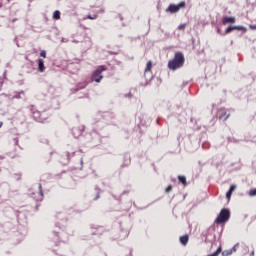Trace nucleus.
Listing matches in <instances>:
<instances>
[{"label":"nucleus","instance_id":"nucleus-24","mask_svg":"<svg viewBox=\"0 0 256 256\" xmlns=\"http://www.w3.org/2000/svg\"><path fill=\"white\" fill-rule=\"evenodd\" d=\"M231 195H233V192L228 190V192L226 193V199H228V201L231 200Z\"/></svg>","mask_w":256,"mask_h":256},{"label":"nucleus","instance_id":"nucleus-14","mask_svg":"<svg viewBox=\"0 0 256 256\" xmlns=\"http://www.w3.org/2000/svg\"><path fill=\"white\" fill-rule=\"evenodd\" d=\"M241 249H242V253L243 255H247V253H249V246H247V244H241Z\"/></svg>","mask_w":256,"mask_h":256},{"label":"nucleus","instance_id":"nucleus-34","mask_svg":"<svg viewBox=\"0 0 256 256\" xmlns=\"http://www.w3.org/2000/svg\"><path fill=\"white\" fill-rule=\"evenodd\" d=\"M99 199V193H97L95 200Z\"/></svg>","mask_w":256,"mask_h":256},{"label":"nucleus","instance_id":"nucleus-20","mask_svg":"<svg viewBox=\"0 0 256 256\" xmlns=\"http://www.w3.org/2000/svg\"><path fill=\"white\" fill-rule=\"evenodd\" d=\"M235 31H247V28L243 26H234Z\"/></svg>","mask_w":256,"mask_h":256},{"label":"nucleus","instance_id":"nucleus-40","mask_svg":"<svg viewBox=\"0 0 256 256\" xmlns=\"http://www.w3.org/2000/svg\"><path fill=\"white\" fill-rule=\"evenodd\" d=\"M72 155H75V152H73Z\"/></svg>","mask_w":256,"mask_h":256},{"label":"nucleus","instance_id":"nucleus-16","mask_svg":"<svg viewBox=\"0 0 256 256\" xmlns=\"http://www.w3.org/2000/svg\"><path fill=\"white\" fill-rule=\"evenodd\" d=\"M153 67V63L151 61L147 62L146 68H145V73H149Z\"/></svg>","mask_w":256,"mask_h":256},{"label":"nucleus","instance_id":"nucleus-23","mask_svg":"<svg viewBox=\"0 0 256 256\" xmlns=\"http://www.w3.org/2000/svg\"><path fill=\"white\" fill-rule=\"evenodd\" d=\"M25 92L21 91L13 97V99H21V95H24Z\"/></svg>","mask_w":256,"mask_h":256},{"label":"nucleus","instance_id":"nucleus-18","mask_svg":"<svg viewBox=\"0 0 256 256\" xmlns=\"http://www.w3.org/2000/svg\"><path fill=\"white\" fill-rule=\"evenodd\" d=\"M53 19H61V12L59 10L54 11Z\"/></svg>","mask_w":256,"mask_h":256},{"label":"nucleus","instance_id":"nucleus-3","mask_svg":"<svg viewBox=\"0 0 256 256\" xmlns=\"http://www.w3.org/2000/svg\"><path fill=\"white\" fill-rule=\"evenodd\" d=\"M103 71H107V67L100 66L98 67L91 76V81H94L95 83H101V80L103 79Z\"/></svg>","mask_w":256,"mask_h":256},{"label":"nucleus","instance_id":"nucleus-17","mask_svg":"<svg viewBox=\"0 0 256 256\" xmlns=\"http://www.w3.org/2000/svg\"><path fill=\"white\" fill-rule=\"evenodd\" d=\"M178 180L182 185H187V178L185 176H178Z\"/></svg>","mask_w":256,"mask_h":256},{"label":"nucleus","instance_id":"nucleus-15","mask_svg":"<svg viewBox=\"0 0 256 256\" xmlns=\"http://www.w3.org/2000/svg\"><path fill=\"white\" fill-rule=\"evenodd\" d=\"M232 31H235V26H229L222 34V36L229 35Z\"/></svg>","mask_w":256,"mask_h":256},{"label":"nucleus","instance_id":"nucleus-1","mask_svg":"<svg viewBox=\"0 0 256 256\" xmlns=\"http://www.w3.org/2000/svg\"><path fill=\"white\" fill-rule=\"evenodd\" d=\"M184 64L185 56H183V53L177 52L175 53L174 58L168 62V68L171 71H177V69H181Z\"/></svg>","mask_w":256,"mask_h":256},{"label":"nucleus","instance_id":"nucleus-21","mask_svg":"<svg viewBox=\"0 0 256 256\" xmlns=\"http://www.w3.org/2000/svg\"><path fill=\"white\" fill-rule=\"evenodd\" d=\"M249 197H256V188L251 189L248 193Z\"/></svg>","mask_w":256,"mask_h":256},{"label":"nucleus","instance_id":"nucleus-11","mask_svg":"<svg viewBox=\"0 0 256 256\" xmlns=\"http://www.w3.org/2000/svg\"><path fill=\"white\" fill-rule=\"evenodd\" d=\"M38 71L39 73L45 72V61L43 59H38Z\"/></svg>","mask_w":256,"mask_h":256},{"label":"nucleus","instance_id":"nucleus-30","mask_svg":"<svg viewBox=\"0 0 256 256\" xmlns=\"http://www.w3.org/2000/svg\"><path fill=\"white\" fill-rule=\"evenodd\" d=\"M79 89H85V84H80V86L77 88V91H79Z\"/></svg>","mask_w":256,"mask_h":256},{"label":"nucleus","instance_id":"nucleus-10","mask_svg":"<svg viewBox=\"0 0 256 256\" xmlns=\"http://www.w3.org/2000/svg\"><path fill=\"white\" fill-rule=\"evenodd\" d=\"M235 21V17L224 16L222 18V25H227V23H235Z\"/></svg>","mask_w":256,"mask_h":256},{"label":"nucleus","instance_id":"nucleus-38","mask_svg":"<svg viewBox=\"0 0 256 256\" xmlns=\"http://www.w3.org/2000/svg\"><path fill=\"white\" fill-rule=\"evenodd\" d=\"M81 163L83 164V159H81Z\"/></svg>","mask_w":256,"mask_h":256},{"label":"nucleus","instance_id":"nucleus-32","mask_svg":"<svg viewBox=\"0 0 256 256\" xmlns=\"http://www.w3.org/2000/svg\"><path fill=\"white\" fill-rule=\"evenodd\" d=\"M217 33H218L219 35H223V33L221 32V28H217Z\"/></svg>","mask_w":256,"mask_h":256},{"label":"nucleus","instance_id":"nucleus-29","mask_svg":"<svg viewBox=\"0 0 256 256\" xmlns=\"http://www.w3.org/2000/svg\"><path fill=\"white\" fill-rule=\"evenodd\" d=\"M178 29H179L180 31L183 30V29H185V24L179 25V26H178Z\"/></svg>","mask_w":256,"mask_h":256},{"label":"nucleus","instance_id":"nucleus-9","mask_svg":"<svg viewBox=\"0 0 256 256\" xmlns=\"http://www.w3.org/2000/svg\"><path fill=\"white\" fill-rule=\"evenodd\" d=\"M218 117L221 121H227V119H229V114H227V111H225V109H220L218 111Z\"/></svg>","mask_w":256,"mask_h":256},{"label":"nucleus","instance_id":"nucleus-35","mask_svg":"<svg viewBox=\"0 0 256 256\" xmlns=\"http://www.w3.org/2000/svg\"><path fill=\"white\" fill-rule=\"evenodd\" d=\"M1 127H3V122H0V129H1Z\"/></svg>","mask_w":256,"mask_h":256},{"label":"nucleus","instance_id":"nucleus-6","mask_svg":"<svg viewBox=\"0 0 256 256\" xmlns=\"http://www.w3.org/2000/svg\"><path fill=\"white\" fill-rule=\"evenodd\" d=\"M30 195L32 198H34L35 201H43V186L39 184L38 191L32 192Z\"/></svg>","mask_w":256,"mask_h":256},{"label":"nucleus","instance_id":"nucleus-22","mask_svg":"<svg viewBox=\"0 0 256 256\" xmlns=\"http://www.w3.org/2000/svg\"><path fill=\"white\" fill-rule=\"evenodd\" d=\"M87 19H90V20H95V19H97V14H94V15H91V14H89L88 16H87Z\"/></svg>","mask_w":256,"mask_h":256},{"label":"nucleus","instance_id":"nucleus-27","mask_svg":"<svg viewBox=\"0 0 256 256\" xmlns=\"http://www.w3.org/2000/svg\"><path fill=\"white\" fill-rule=\"evenodd\" d=\"M235 189H237V185H231L229 191L233 193Z\"/></svg>","mask_w":256,"mask_h":256},{"label":"nucleus","instance_id":"nucleus-36","mask_svg":"<svg viewBox=\"0 0 256 256\" xmlns=\"http://www.w3.org/2000/svg\"><path fill=\"white\" fill-rule=\"evenodd\" d=\"M19 143V140L18 139H16V145Z\"/></svg>","mask_w":256,"mask_h":256},{"label":"nucleus","instance_id":"nucleus-26","mask_svg":"<svg viewBox=\"0 0 256 256\" xmlns=\"http://www.w3.org/2000/svg\"><path fill=\"white\" fill-rule=\"evenodd\" d=\"M239 245V243L235 244L230 251H232V253H235L237 251V246Z\"/></svg>","mask_w":256,"mask_h":256},{"label":"nucleus","instance_id":"nucleus-37","mask_svg":"<svg viewBox=\"0 0 256 256\" xmlns=\"http://www.w3.org/2000/svg\"><path fill=\"white\" fill-rule=\"evenodd\" d=\"M101 13H105V10H101Z\"/></svg>","mask_w":256,"mask_h":256},{"label":"nucleus","instance_id":"nucleus-12","mask_svg":"<svg viewBox=\"0 0 256 256\" xmlns=\"http://www.w3.org/2000/svg\"><path fill=\"white\" fill-rule=\"evenodd\" d=\"M103 127H105V122L103 120L99 121V122H96L94 124V130L95 131H100V129H103Z\"/></svg>","mask_w":256,"mask_h":256},{"label":"nucleus","instance_id":"nucleus-2","mask_svg":"<svg viewBox=\"0 0 256 256\" xmlns=\"http://www.w3.org/2000/svg\"><path fill=\"white\" fill-rule=\"evenodd\" d=\"M229 217H231V212L229 209H222L218 215V217L215 220V223L218 225H221V223H227L229 221Z\"/></svg>","mask_w":256,"mask_h":256},{"label":"nucleus","instance_id":"nucleus-5","mask_svg":"<svg viewBox=\"0 0 256 256\" xmlns=\"http://www.w3.org/2000/svg\"><path fill=\"white\" fill-rule=\"evenodd\" d=\"M49 243H54L55 247H59L61 243H65V240H61L59 234L56 231H53L49 236Z\"/></svg>","mask_w":256,"mask_h":256},{"label":"nucleus","instance_id":"nucleus-33","mask_svg":"<svg viewBox=\"0 0 256 256\" xmlns=\"http://www.w3.org/2000/svg\"><path fill=\"white\" fill-rule=\"evenodd\" d=\"M255 255V250H252V252L250 253V256H254Z\"/></svg>","mask_w":256,"mask_h":256},{"label":"nucleus","instance_id":"nucleus-39","mask_svg":"<svg viewBox=\"0 0 256 256\" xmlns=\"http://www.w3.org/2000/svg\"><path fill=\"white\" fill-rule=\"evenodd\" d=\"M15 21H16V20L14 19V20H13V23H15Z\"/></svg>","mask_w":256,"mask_h":256},{"label":"nucleus","instance_id":"nucleus-7","mask_svg":"<svg viewBox=\"0 0 256 256\" xmlns=\"http://www.w3.org/2000/svg\"><path fill=\"white\" fill-rule=\"evenodd\" d=\"M33 118L35 119V121H37L38 123H44L45 122V118H43V113L39 112V111H34L32 113Z\"/></svg>","mask_w":256,"mask_h":256},{"label":"nucleus","instance_id":"nucleus-19","mask_svg":"<svg viewBox=\"0 0 256 256\" xmlns=\"http://www.w3.org/2000/svg\"><path fill=\"white\" fill-rule=\"evenodd\" d=\"M223 256H229V255H233V250L229 249V250H225L222 252Z\"/></svg>","mask_w":256,"mask_h":256},{"label":"nucleus","instance_id":"nucleus-4","mask_svg":"<svg viewBox=\"0 0 256 256\" xmlns=\"http://www.w3.org/2000/svg\"><path fill=\"white\" fill-rule=\"evenodd\" d=\"M185 5H186L185 1H182L179 4H170L166 8L165 12L166 13H171V14L179 13V11H181V9H185Z\"/></svg>","mask_w":256,"mask_h":256},{"label":"nucleus","instance_id":"nucleus-8","mask_svg":"<svg viewBox=\"0 0 256 256\" xmlns=\"http://www.w3.org/2000/svg\"><path fill=\"white\" fill-rule=\"evenodd\" d=\"M85 130V128L82 126L81 128L79 127H74L72 129V135L73 137H75V139H77L78 137H81V135H83V131Z\"/></svg>","mask_w":256,"mask_h":256},{"label":"nucleus","instance_id":"nucleus-28","mask_svg":"<svg viewBox=\"0 0 256 256\" xmlns=\"http://www.w3.org/2000/svg\"><path fill=\"white\" fill-rule=\"evenodd\" d=\"M170 191H173V186L169 185L167 188H166V193H170Z\"/></svg>","mask_w":256,"mask_h":256},{"label":"nucleus","instance_id":"nucleus-25","mask_svg":"<svg viewBox=\"0 0 256 256\" xmlns=\"http://www.w3.org/2000/svg\"><path fill=\"white\" fill-rule=\"evenodd\" d=\"M40 57H43L45 59V57H47V52L45 50H42L40 52Z\"/></svg>","mask_w":256,"mask_h":256},{"label":"nucleus","instance_id":"nucleus-13","mask_svg":"<svg viewBox=\"0 0 256 256\" xmlns=\"http://www.w3.org/2000/svg\"><path fill=\"white\" fill-rule=\"evenodd\" d=\"M180 243L182 245H187L189 243V235H184L180 237Z\"/></svg>","mask_w":256,"mask_h":256},{"label":"nucleus","instance_id":"nucleus-31","mask_svg":"<svg viewBox=\"0 0 256 256\" xmlns=\"http://www.w3.org/2000/svg\"><path fill=\"white\" fill-rule=\"evenodd\" d=\"M66 157H67L68 161H70L71 160V153L67 152Z\"/></svg>","mask_w":256,"mask_h":256}]
</instances>
